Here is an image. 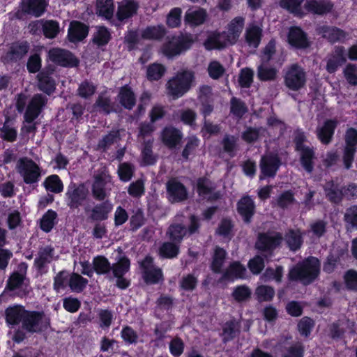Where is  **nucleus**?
Returning <instances> with one entry per match:
<instances>
[{"instance_id":"nucleus-1","label":"nucleus","mask_w":357,"mask_h":357,"mask_svg":"<svg viewBox=\"0 0 357 357\" xmlns=\"http://www.w3.org/2000/svg\"><path fill=\"white\" fill-rule=\"evenodd\" d=\"M245 20L241 17L234 18L227 25V29L222 33L211 34L204 46L207 50L220 49L227 45L234 44L238 39L244 26Z\"/></svg>"},{"instance_id":"nucleus-2","label":"nucleus","mask_w":357,"mask_h":357,"mask_svg":"<svg viewBox=\"0 0 357 357\" xmlns=\"http://www.w3.org/2000/svg\"><path fill=\"white\" fill-rule=\"evenodd\" d=\"M195 73L190 70H182L170 78L166 84L167 95L176 100L182 97L192 86Z\"/></svg>"},{"instance_id":"nucleus-3","label":"nucleus","mask_w":357,"mask_h":357,"mask_svg":"<svg viewBox=\"0 0 357 357\" xmlns=\"http://www.w3.org/2000/svg\"><path fill=\"white\" fill-rule=\"evenodd\" d=\"M320 264L315 257H309L292 268L289 273L291 280H298L304 284L312 282L319 275Z\"/></svg>"},{"instance_id":"nucleus-4","label":"nucleus","mask_w":357,"mask_h":357,"mask_svg":"<svg viewBox=\"0 0 357 357\" xmlns=\"http://www.w3.org/2000/svg\"><path fill=\"white\" fill-rule=\"evenodd\" d=\"M15 169L26 184L36 183L41 177L40 167L28 157L19 158L16 162Z\"/></svg>"},{"instance_id":"nucleus-5","label":"nucleus","mask_w":357,"mask_h":357,"mask_svg":"<svg viewBox=\"0 0 357 357\" xmlns=\"http://www.w3.org/2000/svg\"><path fill=\"white\" fill-rule=\"evenodd\" d=\"M46 102L47 98L41 94H36L33 96L24 114L25 121L29 124L22 127L23 132L29 133L35 130L36 127L32 122L38 116Z\"/></svg>"},{"instance_id":"nucleus-6","label":"nucleus","mask_w":357,"mask_h":357,"mask_svg":"<svg viewBox=\"0 0 357 357\" xmlns=\"http://www.w3.org/2000/svg\"><path fill=\"white\" fill-rule=\"evenodd\" d=\"M89 197L88 188L84 184L71 183L67 188L66 202L72 209L82 206Z\"/></svg>"},{"instance_id":"nucleus-7","label":"nucleus","mask_w":357,"mask_h":357,"mask_svg":"<svg viewBox=\"0 0 357 357\" xmlns=\"http://www.w3.org/2000/svg\"><path fill=\"white\" fill-rule=\"evenodd\" d=\"M192 40L188 36H174L162 47V54L168 58H173L188 50Z\"/></svg>"},{"instance_id":"nucleus-8","label":"nucleus","mask_w":357,"mask_h":357,"mask_svg":"<svg viewBox=\"0 0 357 357\" xmlns=\"http://www.w3.org/2000/svg\"><path fill=\"white\" fill-rule=\"evenodd\" d=\"M306 137L303 132L298 130L295 133V143L296 149L300 152L301 162L304 169L311 172L312 166V159L314 158V151L308 146H305L303 142L305 141Z\"/></svg>"},{"instance_id":"nucleus-9","label":"nucleus","mask_w":357,"mask_h":357,"mask_svg":"<svg viewBox=\"0 0 357 357\" xmlns=\"http://www.w3.org/2000/svg\"><path fill=\"white\" fill-rule=\"evenodd\" d=\"M190 220V224L188 230L181 224L171 225L167 232L169 238L176 243H180L188 233L189 234H194L199 227L198 219L195 216L192 215Z\"/></svg>"},{"instance_id":"nucleus-10","label":"nucleus","mask_w":357,"mask_h":357,"mask_svg":"<svg viewBox=\"0 0 357 357\" xmlns=\"http://www.w3.org/2000/svg\"><path fill=\"white\" fill-rule=\"evenodd\" d=\"M112 185L111 177L107 172H102L97 174L92 186L93 197L98 200H103L109 195Z\"/></svg>"},{"instance_id":"nucleus-11","label":"nucleus","mask_w":357,"mask_h":357,"mask_svg":"<svg viewBox=\"0 0 357 357\" xmlns=\"http://www.w3.org/2000/svg\"><path fill=\"white\" fill-rule=\"evenodd\" d=\"M305 73L303 68L296 64L292 65L287 71L284 82L286 86L294 91L302 88L305 83Z\"/></svg>"},{"instance_id":"nucleus-12","label":"nucleus","mask_w":357,"mask_h":357,"mask_svg":"<svg viewBox=\"0 0 357 357\" xmlns=\"http://www.w3.org/2000/svg\"><path fill=\"white\" fill-rule=\"evenodd\" d=\"M49 59L63 67H75L79 63L78 60L68 50L61 48H52L48 52Z\"/></svg>"},{"instance_id":"nucleus-13","label":"nucleus","mask_w":357,"mask_h":357,"mask_svg":"<svg viewBox=\"0 0 357 357\" xmlns=\"http://www.w3.org/2000/svg\"><path fill=\"white\" fill-rule=\"evenodd\" d=\"M325 191L328 199L333 202H338L343 195L353 197L357 192L356 184H349L347 189H340L333 182L328 183L325 186Z\"/></svg>"},{"instance_id":"nucleus-14","label":"nucleus","mask_w":357,"mask_h":357,"mask_svg":"<svg viewBox=\"0 0 357 357\" xmlns=\"http://www.w3.org/2000/svg\"><path fill=\"white\" fill-rule=\"evenodd\" d=\"M167 198L172 203L187 199L188 191L184 185L176 178L169 180L166 184Z\"/></svg>"},{"instance_id":"nucleus-15","label":"nucleus","mask_w":357,"mask_h":357,"mask_svg":"<svg viewBox=\"0 0 357 357\" xmlns=\"http://www.w3.org/2000/svg\"><path fill=\"white\" fill-rule=\"evenodd\" d=\"M141 267L143 270V277L146 283L155 284L163 280L162 270L153 265V259L146 257L142 262Z\"/></svg>"},{"instance_id":"nucleus-16","label":"nucleus","mask_w":357,"mask_h":357,"mask_svg":"<svg viewBox=\"0 0 357 357\" xmlns=\"http://www.w3.org/2000/svg\"><path fill=\"white\" fill-rule=\"evenodd\" d=\"M22 324L23 327L29 332H38L47 326V321L40 313L25 311Z\"/></svg>"},{"instance_id":"nucleus-17","label":"nucleus","mask_w":357,"mask_h":357,"mask_svg":"<svg viewBox=\"0 0 357 357\" xmlns=\"http://www.w3.org/2000/svg\"><path fill=\"white\" fill-rule=\"evenodd\" d=\"M346 147L344 153V163L347 169L350 168L356 152L357 144V131L350 128L347 131L345 136Z\"/></svg>"},{"instance_id":"nucleus-18","label":"nucleus","mask_w":357,"mask_h":357,"mask_svg":"<svg viewBox=\"0 0 357 357\" xmlns=\"http://www.w3.org/2000/svg\"><path fill=\"white\" fill-rule=\"evenodd\" d=\"M280 165V160L276 155H266L263 156L260 162L261 175L259 178L261 180L266 177L274 176Z\"/></svg>"},{"instance_id":"nucleus-19","label":"nucleus","mask_w":357,"mask_h":357,"mask_svg":"<svg viewBox=\"0 0 357 357\" xmlns=\"http://www.w3.org/2000/svg\"><path fill=\"white\" fill-rule=\"evenodd\" d=\"M282 241V236L278 233L260 234L256 243L259 250H269L278 246Z\"/></svg>"},{"instance_id":"nucleus-20","label":"nucleus","mask_w":357,"mask_h":357,"mask_svg":"<svg viewBox=\"0 0 357 357\" xmlns=\"http://www.w3.org/2000/svg\"><path fill=\"white\" fill-rule=\"evenodd\" d=\"M337 125V121L327 120L317 128V137L322 144H328L331 141Z\"/></svg>"},{"instance_id":"nucleus-21","label":"nucleus","mask_w":357,"mask_h":357,"mask_svg":"<svg viewBox=\"0 0 357 357\" xmlns=\"http://www.w3.org/2000/svg\"><path fill=\"white\" fill-rule=\"evenodd\" d=\"M346 53L343 47H336L328 60L326 70L328 73H334L337 68L346 61Z\"/></svg>"},{"instance_id":"nucleus-22","label":"nucleus","mask_w":357,"mask_h":357,"mask_svg":"<svg viewBox=\"0 0 357 357\" xmlns=\"http://www.w3.org/2000/svg\"><path fill=\"white\" fill-rule=\"evenodd\" d=\"M207 17L206 12L203 8H189L184 17V20L191 26H199L204 22Z\"/></svg>"},{"instance_id":"nucleus-23","label":"nucleus","mask_w":357,"mask_h":357,"mask_svg":"<svg viewBox=\"0 0 357 357\" xmlns=\"http://www.w3.org/2000/svg\"><path fill=\"white\" fill-rule=\"evenodd\" d=\"M139 5L135 0H123L120 2L117 11V17L123 20L132 17L136 13Z\"/></svg>"},{"instance_id":"nucleus-24","label":"nucleus","mask_w":357,"mask_h":357,"mask_svg":"<svg viewBox=\"0 0 357 357\" xmlns=\"http://www.w3.org/2000/svg\"><path fill=\"white\" fill-rule=\"evenodd\" d=\"M246 268L239 262H232L223 273L221 280H234L245 277Z\"/></svg>"},{"instance_id":"nucleus-25","label":"nucleus","mask_w":357,"mask_h":357,"mask_svg":"<svg viewBox=\"0 0 357 357\" xmlns=\"http://www.w3.org/2000/svg\"><path fill=\"white\" fill-rule=\"evenodd\" d=\"M54 249L50 246L41 248L34 260V265L39 271H42L54 259Z\"/></svg>"},{"instance_id":"nucleus-26","label":"nucleus","mask_w":357,"mask_h":357,"mask_svg":"<svg viewBox=\"0 0 357 357\" xmlns=\"http://www.w3.org/2000/svg\"><path fill=\"white\" fill-rule=\"evenodd\" d=\"M88 34V27L84 24L74 21L70 24L68 36L71 42H77L83 40Z\"/></svg>"},{"instance_id":"nucleus-27","label":"nucleus","mask_w":357,"mask_h":357,"mask_svg":"<svg viewBox=\"0 0 357 357\" xmlns=\"http://www.w3.org/2000/svg\"><path fill=\"white\" fill-rule=\"evenodd\" d=\"M45 7V0H23L22 10L24 12L35 17L40 16Z\"/></svg>"},{"instance_id":"nucleus-28","label":"nucleus","mask_w":357,"mask_h":357,"mask_svg":"<svg viewBox=\"0 0 357 357\" xmlns=\"http://www.w3.org/2000/svg\"><path fill=\"white\" fill-rule=\"evenodd\" d=\"M182 136V133L179 130L172 127H167L163 130L162 139L167 146L172 148L180 142Z\"/></svg>"},{"instance_id":"nucleus-29","label":"nucleus","mask_w":357,"mask_h":357,"mask_svg":"<svg viewBox=\"0 0 357 357\" xmlns=\"http://www.w3.org/2000/svg\"><path fill=\"white\" fill-rule=\"evenodd\" d=\"M333 5L325 0H307L305 8L312 13L322 15L329 12Z\"/></svg>"},{"instance_id":"nucleus-30","label":"nucleus","mask_w":357,"mask_h":357,"mask_svg":"<svg viewBox=\"0 0 357 357\" xmlns=\"http://www.w3.org/2000/svg\"><path fill=\"white\" fill-rule=\"evenodd\" d=\"M29 49L26 42H17L11 45L7 53V58L12 61H17L24 57Z\"/></svg>"},{"instance_id":"nucleus-31","label":"nucleus","mask_w":357,"mask_h":357,"mask_svg":"<svg viewBox=\"0 0 357 357\" xmlns=\"http://www.w3.org/2000/svg\"><path fill=\"white\" fill-rule=\"evenodd\" d=\"M319 33L331 43L342 41L347 37L345 32L336 27L324 26L319 28Z\"/></svg>"},{"instance_id":"nucleus-32","label":"nucleus","mask_w":357,"mask_h":357,"mask_svg":"<svg viewBox=\"0 0 357 357\" xmlns=\"http://www.w3.org/2000/svg\"><path fill=\"white\" fill-rule=\"evenodd\" d=\"M255 204L252 199L246 196L243 197L238 203V213L243 217L244 220L248 222L254 214Z\"/></svg>"},{"instance_id":"nucleus-33","label":"nucleus","mask_w":357,"mask_h":357,"mask_svg":"<svg viewBox=\"0 0 357 357\" xmlns=\"http://www.w3.org/2000/svg\"><path fill=\"white\" fill-rule=\"evenodd\" d=\"M288 40L289 44L296 47H305L308 45L305 33L298 27L289 30Z\"/></svg>"},{"instance_id":"nucleus-34","label":"nucleus","mask_w":357,"mask_h":357,"mask_svg":"<svg viewBox=\"0 0 357 357\" xmlns=\"http://www.w3.org/2000/svg\"><path fill=\"white\" fill-rule=\"evenodd\" d=\"M38 79V89L47 93L52 94L55 90V82L47 73L40 72L37 75Z\"/></svg>"},{"instance_id":"nucleus-35","label":"nucleus","mask_w":357,"mask_h":357,"mask_svg":"<svg viewBox=\"0 0 357 357\" xmlns=\"http://www.w3.org/2000/svg\"><path fill=\"white\" fill-rule=\"evenodd\" d=\"M25 310L19 305L9 307L6 310V321L8 324L15 325L19 324L25 315Z\"/></svg>"},{"instance_id":"nucleus-36","label":"nucleus","mask_w":357,"mask_h":357,"mask_svg":"<svg viewBox=\"0 0 357 357\" xmlns=\"http://www.w3.org/2000/svg\"><path fill=\"white\" fill-rule=\"evenodd\" d=\"M197 192L200 196L207 199L218 197V194L213 192V186L210 181L200 178L197 181Z\"/></svg>"},{"instance_id":"nucleus-37","label":"nucleus","mask_w":357,"mask_h":357,"mask_svg":"<svg viewBox=\"0 0 357 357\" xmlns=\"http://www.w3.org/2000/svg\"><path fill=\"white\" fill-rule=\"evenodd\" d=\"M261 29L255 25H250L245 32V40L250 47H257L261 40Z\"/></svg>"},{"instance_id":"nucleus-38","label":"nucleus","mask_w":357,"mask_h":357,"mask_svg":"<svg viewBox=\"0 0 357 357\" xmlns=\"http://www.w3.org/2000/svg\"><path fill=\"white\" fill-rule=\"evenodd\" d=\"M120 103L126 109H130L135 104V97L130 89L122 87L118 96Z\"/></svg>"},{"instance_id":"nucleus-39","label":"nucleus","mask_w":357,"mask_h":357,"mask_svg":"<svg viewBox=\"0 0 357 357\" xmlns=\"http://www.w3.org/2000/svg\"><path fill=\"white\" fill-rule=\"evenodd\" d=\"M142 37L148 40H157L162 38L165 34V30L162 25L151 26L145 28L142 31Z\"/></svg>"},{"instance_id":"nucleus-40","label":"nucleus","mask_w":357,"mask_h":357,"mask_svg":"<svg viewBox=\"0 0 357 357\" xmlns=\"http://www.w3.org/2000/svg\"><path fill=\"white\" fill-rule=\"evenodd\" d=\"M97 13L106 19H110L114 14L112 0H97Z\"/></svg>"},{"instance_id":"nucleus-41","label":"nucleus","mask_w":357,"mask_h":357,"mask_svg":"<svg viewBox=\"0 0 357 357\" xmlns=\"http://www.w3.org/2000/svg\"><path fill=\"white\" fill-rule=\"evenodd\" d=\"M57 214L52 210H48L42 217L40 220V228L45 232L52 230L56 223Z\"/></svg>"},{"instance_id":"nucleus-42","label":"nucleus","mask_w":357,"mask_h":357,"mask_svg":"<svg viewBox=\"0 0 357 357\" xmlns=\"http://www.w3.org/2000/svg\"><path fill=\"white\" fill-rule=\"evenodd\" d=\"M44 185L47 190L54 193H59L63 189V185L57 175H51L46 178Z\"/></svg>"},{"instance_id":"nucleus-43","label":"nucleus","mask_w":357,"mask_h":357,"mask_svg":"<svg viewBox=\"0 0 357 357\" xmlns=\"http://www.w3.org/2000/svg\"><path fill=\"white\" fill-rule=\"evenodd\" d=\"M226 257V252L220 248H216L214 252L211 268L215 273H220L224 261Z\"/></svg>"},{"instance_id":"nucleus-44","label":"nucleus","mask_w":357,"mask_h":357,"mask_svg":"<svg viewBox=\"0 0 357 357\" xmlns=\"http://www.w3.org/2000/svg\"><path fill=\"white\" fill-rule=\"evenodd\" d=\"M165 70V67L163 65L154 63L147 68V77L150 80H158L163 76Z\"/></svg>"},{"instance_id":"nucleus-45","label":"nucleus","mask_w":357,"mask_h":357,"mask_svg":"<svg viewBox=\"0 0 357 357\" xmlns=\"http://www.w3.org/2000/svg\"><path fill=\"white\" fill-rule=\"evenodd\" d=\"M257 298L259 301H269L275 295L273 288L266 285H260L255 290Z\"/></svg>"},{"instance_id":"nucleus-46","label":"nucleus","mask_w":357,"mask_h":357,"mask_svg":"<svg viewBox=\"0 0 357 357\" xmlns=\"http://www.w3.org/2000/svg\"><path fill=\"white\" fill-rule=\"evenodd\" d=\"M112 208V204L104 203L96 206L92 211V218L94 220H105L107 218L108 213Z\"/></svg>"},{"instance_id":"nucleus-47","label":"nucleus","mask_w":357,"mask_h":357,"mask_svg":"<svg viewBox=\"0 0 357 357\" xmlns=\"http://www.w3.org/2000/svg\"><path fill=\"white\" fill-rule=\"evenodd\" d=\"M88 281L77 273H73L69 280V286L73 291L80 292L86 287Z\"/></svg>"},{"instance_id":"nucleus-48","label":"nucleus","mask_w":357,"mask_h":357,"mask_svg":"<svg viewBox=\"0 0 357 357\" xmlns=\"http://www.w3.org/2000/svg\"><path fill=\"white\" fill-rule=\"evenodd\" d=\"M283 274V268L281 266H278L275 269L268 268L264 273L261 275V279L264 282L269 280H275L278 282H280Z\"/></svg>"},{"instance_id":"nucleus-49","label":"nucleus","mask_w":357,"mask_h":357,"mask_svg":"<svg viewBox=\"0 0 357 357\" xmlns=\"http://www.w3.org/2000/svg\"><path fill=\"white\" fill-rule=\"evenodd\" d=\"M286 241L291 250L298 249L302 243L301 231L299 230L290 231L286 236Z\"/></svg>"},{"instance_id":"nucleus-50","label":"nucleus","mask_w":357,"mask_h":357,"mask_svg":"<svg viewBox=\"0 0 357 357\" xmlns=\"http://www.w3.org/2000/svg\"><path fill=\"white\" fill-rule=\"evenodd\" d=\"M93 268L98 274H105L111 269L108 260L102 256L96 257L93 261Z\"/></svg>"},{"instance_id":"nucleus-51","label":"nucleus","mask_w":357,"mask_h":357,"mask_svg":"<svg viewBox=\"0 0 357 357\" xmlns=\"http://www.w3.org/2000/svg\"><path fill=\"white\" fill-rule=\"evenodd\" d=\"M110 36V33L107 28L100 26L94 34L93 40L94 43L98 46H102L106 45L109 42Z\"/></svg>"},{"instance_id":"nucleus-52","label":"nucleus","mask_w":357,"mask_h":357,"mask_svg":"<svg viewBox=\"0 0 357 357\" xmlns=\"http://www.w3.org/2000/svg\"><path fill=\"white\" fill-rule=\"evenodd\" d=\"M43 30L47 38H54L59 32V24L56 21H46L43 24Z\"/></svg>"},{"instance_id":"nucleus-53","label":"nucleus","mask_w":357,"mask_h":357,"mask_svg":"<svg viewBox=\"0 0 357 357\" xmlns=\"http://www.w3.org/2000/svg\"><path fill=\"white\" fill-rule=\"evenodd\" d=\"M130 268V261L126 258H121L119 261L114 264L111 268L112 269L115 277L123 276L128 271Z\"/></svg>"},{"instance_id":"nucleus-54","label":"nucleus","mask_w":357,"mask_h":357,"mask_svg":"<svg viewBox=\"0 0 357 357\" xmlns=\"http://www.w3.org/2000/svg\"><path fill=\"white\" fill-rule=\"evenodd\" d=\"M178 246L173 243L167 242L160 248V254L167 258L175 257L178 253Z\"/></svg>"},{"instance_id":"nucleus-55","label":"nucleus","mask_w":357,"mask_h":357,"mask_svg":"<svg viewBox=\"0 0 357 357\" xmlns=\"http://www.w3.org/2000/svg\"><path fill=\"white\" fill-rule=\"evenodd\" d=\"M184 347L183 341L177 337L173 338L169 345V352L174 357H179L183 353Z\"/></svg>"},{"instance_id":"nucleus-56","label":"nucleus","mask_w":357,"mask_h":357,"mask_svg":"<svg viewBox=\"0 0 357 357\" xmlns=\"http://www.w3.org/2000/svg\"><path fill=\"white\" fill-rule=\"evenodd\" d=\"M344 76L347 82L353 86L357 85V66L354 64H348L344 69Z\"/></svg>"},{"instance_id":"nucleus-57","label":"nucleus","mask_w":357,"mask_h":357,"mask_svg":"<svg viewBox=\"0 0 357 357\" xmlns=\"http://www.w3.org/2000/svg\"><path fill=\"white\" fill-rule=\"evenodd\" d=\"M238 331L237 323L231 321L227 322L223 327L222 338L225 341L233 339Z\"/></svg>"},{"instance_id":"nucleus-58","label":"nucleus","mask_w":357,"mask_h":357,"mask_svg":"<svg viewBox=\"0 0 357 357\" xmlns=\"http://www.w3.org/2000/svg\"><path fill=\"white\" fill-rule=\"evenodd\" d=\"M182 10L180 8H174L171 10L167 17V24L169 26L174 28L181 24V15Z\"/></svg>"},{"instance_id":"nucleus-59","label":"nucleus","mask_w":357,"mask_h":357,"mask_svg":"<svg viewBox=\"0 0 357 357\" xmlns=\"http://www.w3.org/2000/svg\"><path fill=\"white\" fill-rule=\"evenodd\" d=\"M277 75V70L274 68H268L264 65L258 68V77L261 80L268 81L274 79Z\"/></svg>"},{"instance_id":"nucleus-60","label":"nucleus","mask_w":357,"mask_h":357,"mask_svg":"<svg viewBox=\"0 0 357 357\" xmlns=\"http://www.w3.org/2000/svg\"><path fill=\"white\" fill-rule=\"evenodd\" d=\"M208 73L212 79H217L224 74L225 68L219 62L213 61L208 66Z\"/></svg>"},{"instance_id":"nucleus-61","label":"nucleus","mask_w":357,"mask_h":357,"mask_svg":"<svg viewBox=\"0 0 357 357\" xmlns=\"http://www.w3.org/2000/svg\"><path fill=\"white\" fill-rule=\"evenodd\" d=\"M133 172V167L130 164L126 162L120 164L118 169V174L120 179L126 182L131 179Z\"/></svg>"},{"instance_id":"nucleus-62","label":"nucleus","mask_w":357,"mask_h":357,"mask_svg":"<svg viewBox=\"0 0 357 357\" xmlns=\"http://www.w3.org/2000/svg\"><path fill=\"white\" fill-rule=\"evenodd\" d=\"M231 112L237 117H241L247 112V107L240 100L233 98L231 100Z\"/></svg>"},{"instance_id":"nucleus-63","label":"nucleus","mask_w":357,"mask_h":357,"mask_svg":"<svg viewBox=\"0 0 357 357\" xmlns=\"http://www.w3.org/2000/svg\"><path fill=\"white\" fill-rule=\"evenodd\" d=\"M121 335L122 339L128 344H136L138 340V335L130 326H125L123 328Z\"/></svg>"},{"instance_id":"nucleus-64","label":"nucleus","mask_w":357,"mask_h":357,"mask_svg":"<svg viewBox=\"0 0 357 357\" xmlns=\"http://www.w3.org/2000/svg\"><path fill=\"white\" fill-rule=\"evenodd\" d=\"M344 281L348 289L357 291V272L356 271H348L344 275Z\"/></svg>"}]
</instances>
